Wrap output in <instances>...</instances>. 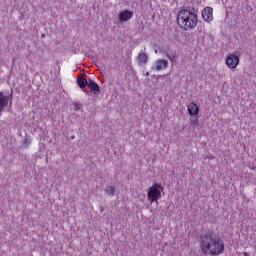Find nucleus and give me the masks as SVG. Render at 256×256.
Segmentation results:
<instances>
[{
  "mask_svg": "<svg viewBox=\"0 0 256 256\" xmlns=\"http://www.w3.org/2000/svg\"><path fill=\"white\" fill-rule=\"evenodd\" d=\"M199 247L203 255L219 256L225 253V243L220 237H213L211 230L200 236Z\"/></svg>",
  "mask_w": 256,
  "mask_h": 256,
  "instance_id": "obj_1",
  "label": "nucleus"
},
{
  "mask_svg": "<svg viewBox=\"0 0 256 256\" xmlns=\"http://www.w3.org/2000/svg\"><path fill=\"white\" fill-rule=\"evenodd\" d=\"M176 21L182 31H193L197 27L199 18L195 10L181 9L177 14Z\"/></svg>",
  "mask_w": 256,
  "mask_h": 256,
  "instance_id": "obj_2",
  "label": "nucleus"
},
{
  "mask_svg": "<svg viewBox=\"0 0 256 256\" xmlns=\"http://www.w3.org/2000/svg\"><path fill=\"white\" fill-rule=\"evenodd\" d=\"M163 191V186L161 184H154L148 190V201L150 203H157L161 199V192Z\"/></svg>",
  "mask_w": 256,
  "mask_h": 256,
  "instance_id": "obj_3",
  "label": "nucleus"
},
{
  "mask_svg": "<svg viewBox=\"0 0 256 256\" xmlns=\"http://www.w3.org/2000/svg\"><path fill=\"white\" fill-rule=\"evenodd\" d=\"M239 61V55L235 53H229L225 59L226 67H228V69H231L232 71H235V69L239 67Z\"/></svg>",
  "mask_w": 256,
  "mask_h": 256,
  "instance_id": "obj_4",
  "label": "nucleus"
},
{
  "mask_svg": "<svg viewBox=\"0 0 256 256\" xmlns=\"http://www.w3.org/2000/svg\"><path fill=\"white\" fill-rule=\"evenodd\" d=\"M133 19V11L123 10L119 12L118 20L120 23H127V21H131Z\"/></svg>",
  "mask_w": 256,
  "mask_h": 256,
  "instance_id": "obj_5",
  "label": "nucleus"
},
{
  "mask_svg": "<svg viewBox=\"0 0 256 256\" xmlns=\"http://www.w3.org/2000/svg\"><path fill=\"white\" fill-rule=\"evenodd\" d=\"M202 19L206 21V23L213 21V9L211 7H206L202 10Z\"/></svg>",
  "mask_w": 256,
  "mask_h": 256,
  "instance_id": "obj_6",
  "label": "nucleus"
},
{
  "mask_svg": "<svg viewBox=\"0 0 256 256\" xmlns=\"http://www.w3.org/2000/svg\"><path fill=\"white\" fill-rule=\"evenodd\" d=\"M187 111L189 115L198 116L199 115V106L195 102H190L187 105Z\"/></svg>",
  "mask_w": 256,
  "mask_h": 256,
  "instance_id": "obj_7",
  "label": "nucleus"
},
{
  "mask_svg": "<svg viewBox=\"0 0 256 256\" xmlns=\"http://www.w3.org/2000/svg\"><path fill=\"white\" fill-rule=\"evenodd\" d=\"M137 61H138V65H146L147 61H149V57L147 56V53L141 50L137 55Z\"/></svg>",
  "mask_w": 256,
  "mask_h": 256,
  "instance_id": "obj_8",
  "label": "nucleus"
},
{
  "mask_svg": "<svg viewBox=\"0 0 256 256\" xmlns=\"http://www.w3.org/2000/svg\"><path fill=\"white\" fill-rule=\"evenodd\" d=\"M7 105H9V96H5L3 92H0V115Z\"/></svg>",
  "mask_w": 256,
  "mask_h": 256,
  "instance_id": "obj_9",
  "label": "nucleus"
},
{
  "mask_svg": "<svg viewBox=\"0 0 256 256\" xmlns=\"http://www.w3.org/2000/svg\"><path fill=\"white\" fill-rule=\"evenodd\" d=\"M89 89L94 93V95H99L101 93V90L99 89V85L95 83L91 78L88 79V86Z\"/></svg>",
  "mask_w": 256,
  "mask_h": 256,
  "instance_id": "obj_10",
  "label": "nucleus"
},
{
  "mask_svg": "<svg viewBox=\"0 0 256 256\" xmlns=\"http://www.w3.org/2000/svg\"><path fill=\"white\" fill-rule=\"evenodd\" d=\"M169 65V62L165 59H158L156 60V71H161L162 69H167V66Z\"/></svg>",
  "mask_w": 256,
  "mask_h": 256,
  "instance_id": "obj_11",
  "label": "nucleus"
},
{
  "mask_svg": "<svg viewBox=\"0 0 256 256\" xmlns=\"http://www.w3.org/2000/svg\"><path fill=\"white\" fill-rule=\"evenodd\" d=\"M77 85L80 87V89H85L89 85V80L85 78V76L80 75L77 78Z\"/></svg>",
  "mask_w": 256,
  "mask_h": 256,
  "instance_id": "obj_12",
  "label": "nucleus"
},
{
  "mask_svg": "<svg viewBox=\"0 0 256 256\" xmlns=\"http://www.w3.org/2000/svg\"><path fill=\"white\" fill-rule=\"evenodd\" d=\"M190 125H192V127H197L199 125V117L194 116L190 118Z\"/></svg>",
  "mask_w": 256,
  "mask_h": 256,
  "instance_id": "obj_13",
  "label": "nucleus"
},
{
  "mask_svg": "<svg viewBox=\"0 0 256 256\" xmlns=\"http://www.w3.org/2000/svg\"><path fill=\"white\" fill-rule=\"evenodd\" d=\"M105 193H107V195H113L115 193V187L109 185L106 186Z\"/></svg>",
  "mask_w": 256,
  "mask_h": 256,
  "instance_id": "obj_14",
  "label": "nucleus"
},
{
  "mask_svg": "<svg viewBox=\"0 0 256 256\" xmlns=\"http://www.w3.org/2000/svg\"><path fill=\"white\" fill-rule=\"evenodd\" d=\"M168 59H170L171 63H175L177 61V55L175 54H167Z\"/></svg>",
  "mask_w": 256,
  "mask_h": 256,
  "instance_id": "obj_15",
  "label": "nucleus"
},
{
  "mask_svg": "<svg viewBox=\"0 0 256 256\" xmlns=\"http://www.w3.org/2000/svg\"><path fill=\"white\" fill-rule=\"evenodd\" d=\"M12 103H13V101H11V99H10V107H11Z\"/></svg>",
  "mask_w": 256,
  "mask_h": 256,
  "instance_id": "obj_16",
  "label": "nucleus"
},
{
  "mask_svg": "<svg viewBox=\"0 0 256 256\" xmlns=\"http://www.w3.org/2000/svg\"><path fill=\"white\" fill-rule=\"evenodd\" d=\"M146 75H149V72H147Z\"/></svg>",
  "mask_w": 256,
  "mask_h": 256,
  "instance_id": "obj_17",
  "label": "nucleus"
}]
</instances>
